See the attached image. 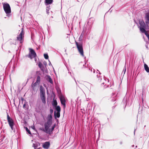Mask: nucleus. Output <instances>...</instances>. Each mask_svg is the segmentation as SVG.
<instances>
[{
	"mask_svg": "<svg viewBox=\"0 0 149 149\" xmlns=\"http://www.w3.org/2000/svg\"><path fill=\"white\" fill-rule=\"evenodd\" d=\"M3 6L4 10L7 14V16L9 17V14L11 13V11L10 6L8 3H3Z\"/></svg>",
	"mask_w": 149,
	"mask_h": 149,
	"instance_id": "nucleus-1",
	"label": "nucleus"
},
{
	"mask_svg": "<svg viewBox=\"0 0 149 149\" xmlns=\"http://www.w3.org/2000/svg\"><path fill=\"white\" fill-rule=\"evenodd\" d=\"M24 34L23 28H22L20 33L19 34L17 38V40L20 43H22L24 41Z\"/></svg>",
	"mask_w": 149,
	"mask_h": 149,
	"instance_id": "nucleus-2",
	"label": "nucleus"
},
{
	"mask_svg": "<svg viewBox=\"0 0 149 149\" xmlns=\"http://www.w3.org/2000/svg\"><path fill=\"white\" fill-rule=\"evenodd\" d=\"M76 44L78 50L80 54L82 56H84V52L82 43L81 42L78 43L76 42Z\"/></svg>",
	"mask_w": 149,
	"mask_h": 149,
	"instance_id": "nucleus-3",
	"label": "nucleus"
},
{
	"mask_svg": "<svg viewBox=\"0 0 149 149\" xmlns=\"http://www.w3.org/2000/svg\"><path fill=\"white\" fill-rule=\"evenodd\" d=\"M7 119L9 125L10 127L12 130H14L15 129L14 128V123L13 119L10 117L8 113L7 114Z\"/></svg>",
	"mask_w": 149,
	"mask_h": 149,
	"instance_id": "nucleus-4",
	"label": "nucleus"
},
{
	"mask_svg": "<svg viewBox=\"0 0 149 149\" xmlns=\"http://www.w3.org/2000/svg\"><path fill=\"white\" fill-rule=\"evenodd\" d=\"M50 123L51 121L50 120H48L47 122L45 124V129L40 128V130L43 131L47 133L49 132H48V131L50 127Z\"/></svg>",
	"mask_w": 149,
	"mask_h": 149,
	"instance_id": "nucleus-5",
	"label": "nucleus"
},
{
	"mask_svg": "<svg viewBox=\"0 0 149 149\" xmlns=\"http://www.w3.org/2000/svg\"><path fill=\"white\" fill-rule=\"evenodd\" d=\"M30 53L28 56V57L30 58L31 59L35 57L36 56V53L32 49H30Z\"/></svg>",
	"mask_w": 149,
	"mask_h": 149,
	"instance_id": "nucleus-6",
	"label": "nucleus"
},
{
	"mask_svg": "<svg viewBox=\"0 0 149 149\" xmlns=\"http://www.w3.org/2000/svg\"><path fill=\"white\" fill-rule=\"evenodd\" d=\"M139 24L140 25V29L141 32H144L145 31V29L146 25L144 22L142 21L140 22Z\"/></svg>",
	"mask_w": 149,
	"mask_h": 149,
	"instance_id": "nucleus-7",
	"label": "nucleus"
},
{
	"mask_svg": "<svg viewBox=\"0 0 149 149\" xmlns=\"http://www.w3.org/2000/svg\"><path fill=\"white\" fill-rule=\"evenodd\" d=\"M145 19L146 23L147 25L149 24V12L146 13Z\"/></svg>",
	"mask_w": 149,
	"mask_h": 149,
	"instance_id": "nucleus-8",
	"label": "nucleus"
},
{
	"mask_svg": "<svg viewBox=\"0 0 149 149\" xmlns=\"http://www.w3.org/2000/svg\"><path fill=\"white\" fill-rule=\"evenodd\" d=\"M50 146V143L48 141L46 142L43 143V147L46 149H48L49 148Z\"/></svg>",
	"mask_w": 149,
	"mask_h": 149,
	"instance_id": "nucleus-9",
	"label": "nucleus"
},
{
	"mask_svg": "<svg viewBox=\"0 0 149 149\" xmlns=\"http://www.w3.org/2000/svg\"><path fill=\"white\" fill-rule=\"evenodd\" d=\"M59 98L61 104L64 106V107H65V100L64 97L62 95L60 96Z\"/></svg>",
	"mask_w": 149,
	"mask_h": 149,
	"instance_id": "nucleus-10",
	"label": "nucleus"
},
{
	"mask_svg": "<svg viewBox=\"0 0 149 149\" xmlns=\"http://www.w3.org/2000/svg\"><path fill=\"white\" fill-rule=\"evenodd\" d=\"M40 96L45 95V89L42 86H40Z\"/></svg>",
	"mask_w": 149,
	"mask_h": 149,
	"instance_id": "nucleus-11",
	"label": "nucleus"
},
{
	"mask_svg": "<svg viewBox=\"0 0 149 149\" xmlns=\"http://www.w3.org/2000/svg\"><path fill=\"white\" fill-rule=\"evenodd\" d=\"M45 78L47 81L49 82L52 84H53V81L50 76L47 75L45 76Z\"/></svg>",
	"mask_w": 149,
	"mask_h": 149,
	"instance_id": "nucleus-12",
	"label": "nucleus"
},
{
	"mask_svg": "<svg viewBox=\"0 0 149 149\" xmlns=\"http://www.w3.org/2000/svg\"><path fill=\"white\" fill-rule=\"evenodd\" d=\"M40 144L39 143H36L33 144V147L34 149H40Z\"/></svg>",
	"mask_w": 149,
	"mask_h": 149,
	"instance_id": "nucleus-13",
	"label": "nucleus"
},
{
	"mask_svg": "<svg viewBox=\"0 0 149 149\" xmlns=\"http://www.w3.org/2000/svg\"><path fill=\"white\" fill-rule=\"evenodd\" d=\"M40 97L42 103L44 104H45L46 103L45 95L40 96Z\"/></svg>",
	"mask_w": 149,
	"mask_h": 149,
	"instance_id": "nucleus-14",
	"label": "nucleus"
},
{
	"mask_svg": "<svg viewBox=\"0 0 149 149\" xmlns=\"http://www.w3.org/2000/svg\"><path fill=\"white\" fill-rule=\"evenodd\" d=\"M37 84H38L37 83H36V82H35L34 83H32L31 85V87L32 89L33 90H34L35 89V88L36 86L37 85Z\"/></svg>",
	"mask_w": 149,
	"mask_h": 149,
	"instance_id": "nucleus-15",
	"label": "nucleus"
},
{
	"mask_svg": "<svg viewBox=\"0 0 149 149\" xmlns=\"http://www.w3.org/2000/svg\"><path fill=\"white\" fill-rule=\"evenodd\" d=\"M144 68L146 71L147 72H149V68L148 66L146 63H144Z\"/></svg>",
	"mask_w": 149,
	"mask_h": 149,
	"instance_id": "nucleus-16",
	"label": "nucleus"
},
{
	"mask_svg": "<svg viewBox=\"0 0 149 149\" xmlns=\"http://www.w3.org/2000/svg\"><path fill=\"white\" fill-rule=\"evenodd\" d=\"M54 116L55 118L56 117L59 118L60 117V112H57L56 113V111H55Z\"/></svg>",
	"mask_w": 149,
	"mask_h": 149,
	"instance_id": "nucleus-17",
	"label": "nucleus"
},
{
	"mask_svg": "<svg viewBox=\"0 0 149 149\" xmlns=\"http://www.w3.org/2000/svg\"><path fill=\"white\" fill-rule=\"evenodd\" d=\"M53 1V0H45V3L47 4H51Z\"/></svg>",
	"mask_w": 149,
	"mask_h": 149,
	"instance_id": "nucleus-18",
	"label": "nucleus"
},
{
	"mask_svg": "<svg viewBox=\"0 0 149 149\" xmlns=\"http://www.w3.org/2000/svg\"><path fill=\"white\" fill-rule=\"evenodd\" d=\"M40 76H37L36 81V83H37L38 84L40 82Z\"/></svg>",
	"mask_w": 149,
	"mask_h": 149,
	"instance_id": "nucleus-19",
	"label": "nucleus"
},
{
	"mask_svg": "<svg viewBox=\"0 0 149 149\" xmlns=\"http://www.w3.org/2000/svg\"><path fill=\"white\" fill-rule=\"evenodd\" d=\"M84 35V33L83 32L82 33H81V34L79 38V41H81L82 40V38L83 37Z\"/></svg>",
	"mask_w": 149,
	"mask_h": 149,
	"instance_id": "nucleus-20",
	"label": "nucleus"
},
{
	"mask_svg": "<svg viewBox=\"0 0 149 149\" xmlns=\"http://www.w3.org/2000/svg\"><path fill=\"white\" fill-rule=\"evenodd\" d=\"M56 109L57 112H60L61 108L59 106H57L56 107Z\"/></svg>",
	"mask_w": 149,
	"mask_h": 149,
	"instance_id": "nucleus-21",
	"label": "nucleus"
},
{
	"mask_svg": "<svg viewBox=\"0 0 149 149\" xmlns=\"http://www.w3.org/2000/svg\"><path fill=\"white\" fill-rule=\"evenodd\" d=\"M50 9V8L49 6L47 7L46 8V10H47V13L48 14H49V9Z\"/></svg>",
	"mask_w": 149,
	"mask_h": 149,
	"instance_id": "nucleus-22",
	"label": "nucleus"
},
{
	"mask_svg": "<svg viewBox=\"0 0 149 149\" xmlns=\"http://www.w3.org/2000/svg\"><path fill=\"white\" fill-rule=\"evenodd\" d=\"M26 132H27L29 134H31V132L27 127H26Z\"/></svg>",
	"mask_w": 149,
	"mask_h": 149,
	"instance_id": "nucleus-23",
	"label": "nucleus"
},
{
	"mask_svg": "<svg viewBox=\"0 0 149 149\" xmlns=\"http://www.w3.org/2000/svg\"><path fill=\"white\" fill-rule=\"evenodd\" d=\"M44 55L45 59H48V58L49 57L47 54H44Z\"/></svg>",
	"mask_w": 149,
	"mask_h": 149,
	"instance_id": "nucleus-24",
	"label": "nucleus"
},
{
	"mask_svg": "<svg viewBox=\"0 0 149 149\" xmlns=\"http://www.w3.org/2000/svg\"><path fill=\"white\" fill-rule=\"evenodd\" d=\"M89 70H90L91 72H93L94 73L95 72V70L93 69L92 68H89Z\"/></svg>",
	"mask_w": 149,
	"mask_h": 149,
	"instance_id": "nucleus-25",
	"label": "nucleus"
},
{
	"mask_svg": "<svg viewBox=\"0 0 149 149\" xmlns=\"http://www.w3.org/2000/svg\"><path fill=\"white\" fill-rule=\"evenodd\" d=\"M57 104V103L56 100H54L53 103V105L55 106H56Z\"/></svg>",
	"mask_w": 149,
	"mask_h": 149,
	"instance_id": "nucleus-26",
	"label": "nucleus"
},
{
	"mask_svg": "<svg viewBox=\"0 0 149 149\" xmlns=\"http://www.w3.org/2000/svg\"><path fill=\"white\" fill-rule=\"evenodd\" d=\"M126 71V66L125 65L124 67V69H123V71L122 72V73H123V72H124V74H125V73Z\"/></svg>",
	"mask_w": 149,
	"mask_h": 149,
	"instance_id": "nucleus-27",
	"label": "nucleus"
},
{
	"mask_svg": "<svg viewBox=\"0 0 149 149\" xmlns=\"http://www.w3.org/2000/svg\"><path fill=\"white\" fill-rule=\"evenodd\" d=\"M38 65L39 67L41 68L42 66V65L41 63L40 62L38 64Z\"/></svg>",
	"mask_w": 149,
	"mask_h": 149,
	"instance_id": "nucleus-28",
	"label": "nucleus"
},
{
	"mask_svg": "<svg viewBox=\"0 0 149 149\" xmlns=\"http://www.w3.org/2000/svg\"><path fill=\"white\" fill-rule=\"evenodd\" d=\"M48 118H49L50 119H52V116L51 114H50L48 115Z\"/></svg>",
	"mask_w": 149,
	"mask_h": 149,
	"instance_id": "nucleus-29",
	"label": "nucleus"
},
{
	"mask_svg": "<svg viewBox=\"0 0 149 149\" xmlns=\"http://www.w3.org/2000/svg\"><path fill=\"white\" fill-rule=\"evenodd\" d=\"M50 113L51 114H52L53 113V110L52 109H51L50 110Z\"/></svg>",
	"mask_w": 149,
	"mask_h": 149,
	"instance_id": "nucleus-30",
	"label": "nucleus"
},
{
	"mask_svg": "<svg viewBox=\"0 0 149 149\" xmlns=\"http://www.w3.org/2000/svg\"><path fill=\"white\" fill-rule=\"evenodd\" d=\"M146 47L147 49H148V43H146Z\"/></svg>",
	"mask_w": 149,
	"mask_h": 149,
	"instance_id": "nucleus-31",
	"label": "nucleus"
},
{
	"mask_svg": "<svg viewBox=\"0 0 149 149\" xmlns=\"http://www.w3.org/2000/svg\"><path fill=\"white\" fill-rule=\"evenodd\" d=\"M54 126H53L52 127V130L51 131H52L54 129Z\"/></svg>",
	"mask_w": 149,
	"mask_h": 149,
	"instance_id": "nucleus-32",
	"label": "nucleus"
},
{
	"mask_svg": "<svg viewBox=\"0 0 149 149\" xmlns=\"http://www.w3.org/2000/svg\"><path fill=\"white\" fill-rule=\"evenodd\" d=\"M31 127L32 128L33 130H35V127H34V126H33L32 127Z\"/></svg>",
	"mask_w": 149,
	"mask_h": 149,
	"instance_id": "nucleus-33",
	"label": "nucleus"
},
{
	"mask_svg": "<svg viewBox=\"0 0 149 149\" xmlns=\"http://www.w3.org/2000/svg\"><path fill=\"white\" fill-rule=\"evenodd\" d=\"M26 106V104H24L23 105V108H25Z\"/></svg>",
	"mask_w": 149,
	"mask_h": 149,
	"instance_id": "nucleus-34",
	"label": "nucleus"
},
{
	"mask_svg": "<svg viewBox=\"0 0 149 149\" xmlns=\"http://www.w3.org/2000/svg\"><path fill=\"white\" fill-rule=\"evenodd\" d=\"M44 64L45 65H47V63L46 62L44 63Z\"/></svg>",
	"mask_w": 149,
	"mask_h": 149,
	"instance_id": "nucleus-35",
	"label": "nucleus"
},
{
	"mask_svg": "<svg viewBox=\"0 0 149 149\" xmlns=\"http://www.w3.org/2000/svg\"><path fill=\"white\" fill-rule=\"evenodd\" d=\"M97 71L96 72H97V73H98V72L99 71L98 70H97Z\"/></svg>",
	"mask_w": 149,
	"mask_h": 149,
	"instance_id": "nucleus-36",
	"label": "nucleus"
},
{
	"mask_svg": "<svg viewBox=\"0 0 149 149\" xmlns=\"http://www.w3.org/2000/svg\"><path fill=\"white\" fill-rule=\"evenodd\" d=\"M97 77H98L99 76H99H98V75H97Z\"/></svg>",
	"mask_w": 149,
	"mask_h": 149,
	"instance_id": "nucleus-37",
	"label": "nucleus"
},
{
	"mask_svg": "<svg viewBox=\"0 0 149 149\" xmlns=\"http://www.w3.org/2000/svg\"><path fill=\"white\" fill-rule=\"evenodd\" d=\"M132 146L133 147H134V145H133Z\"/></svg>",
	"mask_w": 149,
	"mask_h": 149,
	"instance_id": "nucleus-38",
	"label": "nucleus"
},
{
	"mask_svg": "<svg viewBox=\"0 0 149 149\" xmlns=\"http://www.w3.org/2000/svg\"><path fill=\"white\" fill-rule=\"evenodd\" d=\"M136 148L137 147V146H136Z\"/></svg>",
	"mask_w": 149,
	"mask_h": 149,
	"instance_id": "nucleus-39",
	"label": "nucleus"
}]
</instances>
